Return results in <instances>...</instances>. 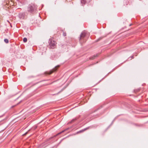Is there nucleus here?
Returning <instances> with one entry per match:
<instances>
[{"instance_id":"obj_6","label":"nucleus","mask_w":148,"mask_h":148,"mask_svg":"<svg viewBox=\"0 0 148 148\" xmlns=\"http://www.w3.org/2000/svg\"><path fill=\"white\" fill-rule=\"evenodd\" d=\"M4 42L6 43H8L9 42V40H8L7 39H5L4 40Z\"/></svg>"},{"instance_id":"obj_4","label":"nucleus","mask_w":148,"mask_h":148,"mask_svg":"<svg viewBox=\"0 0 148 148\" xmlns=\"http://www.w3.org/2000/svg\"><path fill=\"white\" fill-rule=\"evenodd\" d=\"M86 35V33L84 32H83L80 35V40H81Z\"/></svg>"},{"instance_id":"obj_5","label":"nucleus","mask_w":148,"mask_h":148,"mask_svg":"<svg viewBox=\"0 0 148 148\" xmlns=\"http://www.w3.org/2000/svg\"><path fill=\"white\" fill-rule=\"evenodd\" d=\"M19 16L20 18H22L24 16V14L22 13H20L19 14Z\"/></svg>"},{"instance_id":"obj_9","label":"nucleus","mask_w":148,"mask_h":148,"mask_svg":"<svg viewBox=\"0 0 148 148\" xmlns=\"http://www.w3.org/2000/svg\"><path fill=\"white\" fill-rule=\"evenodd\" d=\"M61 132H60V133H59L58 134H61Z\"/></svg>"},{"instance_id":"obj_2","label":"nucleus","mask_w":148,"mask_h":148,"mask_svg":"<svg viewBox=\"0 0 148 148\" xmlns=\"http://www.w3.org/2000/svg\"><path fill=\"white\" fill-rule=\"evenodd\" d=\"M59 66H58L55 67L52 70H51L49 72H45V73L48 74L49 75L51 74V73H52L53 72L56 71L57 69L59 67Z\"/></svg>"},{"instance_id":"obj_7","label":"nucleus","mask_w":148,"mask_h":148,"mask_svg":"<svg viewBox=\"0 0 148 148\" xmlns=\"http://www.w3.org/2000/svg\"><path fill=\"white\" fill-rule=\"evenodd\" d=\"M27 41V39L26 38H24L23 39V41L24 42H26Z\"/></svg>"},{"instance_id":"obj_3","label":"nucleus","mask_w":148,"mask_h":148,"mask_svg":"<svg viewBox=\"0 0 148 148\" xmlns=\"http://www.w3.org/2000/svg\"><path fill=\"white\" fill-rule=\"evenodd\" d=\"M35 6L34 5H30L28 8V11L30 12H32L34 11Z\"/></svg>"},{"instance_id":"obj_10","label":"nucleus","mask_w":148,"mask_h":148,"mask_svg":"<svg viewBox=\"0 0 148 148\" xmlns=\"http://www.w3.org/2000/svg\"><path fill=\"white\" fill-rule=\"evenodd\" d=\"M27 133V132H26V133H25V134H26Z\"/></svg>"},{"instance_id":"obj_1","label":"nucleus","mask_w":148,"mask_h":148,"mask_svg":"<svg viewBox=\"0 0 148 148\" xmlns=\"http://www.w3.org/2000/svg\"><path fill=\"white\" fill-rule=\"evenodd\" d=\"M49 43L50 46L52 48H53L56 44V42L52 38H51L50 39Z\"/></svg>"},{"instance_id":"obj_8","label":"nucleus","mask_w":148,"mask_h":148,"mask_svg":"<svg viewBox=\"0 0 148 148\" xmlns=\"http://www.w3.org/2000/svg\"><path fill=\"white\" fill-rule=\"evenodd\" d=\"M85 2V0H82L81 1V2L82 3H84Z\"/></svg>"}]
</instances>
